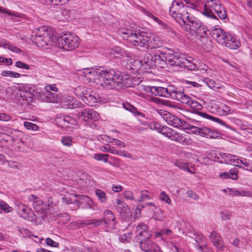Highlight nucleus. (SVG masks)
Here are the masks:
<instances>
[{
	"label": "nucleus",
	"instance_id": "obj_28",
	"mask_svg": "<svg viewBox=\"0 0 252 252\" xmlns=\"http://www.w3.org/2000/svg\"><path fill=\"white\" fill-rule=\"evenodd\" d=\"M1 45L5 49H8L13 52L16 53H21L22 51L21 49L10 44L9 42L7 41L5 39H3L1 41Z\"/></svg>",
	"mask_w": 252,
	"mask_h": 252
},
{
	"label": "nucleus",
	"instance_id": "obj_8",
	"mask_svg": "<svg viewBox=\"0 0 252 252\" xmlns=\"http://www.w3.org/2000/svg\"><path fill=\"white\" fill-rule=\"evenodd\" d=\"M115 207L122 219L126 221H128L130 220L132 213L126 204L121 201L119 199H116L115 202Z\"/></svg>",
	"mask_w": 252,
	"mask_h": 252
},
{
	"label": "nucleus",
	"instance_id": "obj_15",
	"mask_svg": "<svg viewBox=\"0 0 252 252\" xmlns=\"http://www.w3.org/2000/svg\"><path fill=\"white\" fill-rule=\"evenodd\" d=\"M228 33L220 28H215L210 32L213 38L220 44L224 42V40Z\"/></svg>",
	"mask_w": 252,
	"mask_h": 252
},
{
	"label": "nucleus",
	"instance_id": "obj_21",
	"mask_svg": "<svg viewBox=\"0 0 252 252\" xmlns=\"http://www.w3.org/2000/svg\"><path fill=\"white\" fill-rule=\"evenodd\" d=\"M97 97L98 95L95 94H90L86 93L84 94L82 99L87 104L94 106L96 105L95 103L98 102V99Z\"/></svg>",
	"mask_w": 252,
	"mask_h": 252
},
{
	"label": "nucleus",
	"instance_id": "obj_12",
	"mask_svg": "<svg viewBox=\"0 0 252 252\" xmlns=\"http://www.w3.org/2000/svg\"><path fill=\"white\" fill-rule=\"evenodd\" d=\"M136 235L134 240L138 243L148 242L151 234L147 232V226L145 224H139L136 227Z\"/></svg>",
	"mask_w": 252,
	"mask_h": 252
},
{
	"label": "nucleus",
	"instance_id": "obj_62",
	"mask_svg": "<svg viewBox=\"0 0 252 252\" xmlns=\"http://www.w3.org/2000/svg\"><path fill=\"white\" fill-rule=\"evenodd\" d=\"M146 90L147 92H150L152 94L155 95H158V87H148Z\"/></svg>",
	"mask_w": 252,
	"mask_h": 252
},
{
	"label": "nucleus",
	"instance_id": "obj_24",
	"mask_svg": "<svg viewBox=\"0 0 252 252\" xmlns=\"http://www.w3.org/2000/svg\"><path fill=\"white\" fill-rule=\"evenodd\" d=\"M157 60L156 56L152 57L151 61H146L145 59L143 60H137L135 61V63L137 64L136 67L137 69H139L140 67H143L144 69L150 68L151 65H152V62L155 63V60Z\"/></svg>",
	"mask_w": 252,
	"mask_h": 252
},
{
	"label": "nucleus",
	"instance_id": "obj_31",
	"mask_svg": "<svg viewBox=\"0 0 252 252\" xmlns=\"http://www.w3.org/2000/svg\"><path fill=\"white\" fill-rule=\"evenodd\" d=\"M172 129L163 125V124H158V133L163 136L171 139Z\"/></svg>",
	"mask_w": 252,
	"mask_h": 252
},
{
	"label": "nucleus",
	"instance_id": "obj_53",
	"mask_svg": "<svg viewBox=\"0 0 252 252\" xmlns=\"http://www.w3.org/2000/svg\"><path fill=\"white\" fill-rule=\"evenodd\" d=\"M176 165L178 166L180 168L182 169L185 171L191 172V170L189 168L188 164L186 163L176 162Z\"/></svg>",
	"mask_w": 252,
	"mask_h": 252
},
{
	"label": "nucleus",
	"instance_id": "obj_34",
	"mask_svg": "<svg viewBox=\"0 0 252 252\" xmlns=\"http://www.w3.org/2000/svg\"><path fill=\"white\" fill-rule=\"evenodd\" d=\"M171 139L183 144H186L187 143V139L184 135L180 133H176L175 134L172 135Z\"/></svg>",
	"mask_w": 252,
	"mask_h": 252
},
{
	"label": "nucleus",
	"instance_id": "obj_19",
	"mask_svg": "<svg viewBox=\"0 0 252 252\" xmlns=\"http://www.w3.org/2000/svg\"><path fill=\"white\" fill-rule=\"evenodd\" d=\"M207 4L204 5V11L202 12V13L206 16V17L212 18V19H217V17L213 13V6L211 5H213V3H215V2H219V0H206V1Z\"/></svg>",
	"mask_w": 252,
	"mask_h": 252
},
{
	"label": "nucleus",
	"instance_id": "obj_23",
	"mask_svg": "<svg viewBox=\"0 0 252 252\" xmlns=\"http://www.w3.org/2000/svg\"><path fill=\"white\" fill-rule=\"evenodd\" d=\"M172 5L173 7H175L178 9V11H180V14H179V17H182L183 15L186 14L188 12V6L185 5L181 0H174L172 2Z\"/></svg>",
	"mask_w": 252,
	"mask_h": 252
},
{
	"label": "nucleus",
	"instance_id": "obj_13",
	"mask_svg": "<svg viewBox=\"0 0 252 252\" xmlns=\"http://www.w3.org/2000/svg\"><path fill=\"white\" fill-rule=\"evenodd\" d=\"M29 200L30 202H32V206L34 210L37 212H41L42 213L41 217L44 218L45 215H44L45 208L43 201L41 200L39 197L33 194H31L29 196Z\"/></svg>",
	"mask_w": 252,
	"mask_h": 252
},
{
	"label": "nucleus",
	"instance_id": "obj_16",
	"mask_svg": "<svg viewBox=\"0 0 252 252\" xmlns=\"http://www.w3.org/2000/svg\"><path fill=\"white\" fill-rule=\"evenodd\" d=\"M224 42L221 45L233 50L237 49L240 46V42L237 40L236 38L228 33L226 36Z\"/></svg>",
	"mask_w": 252,
	"mask_h": 252
},
{
	"label": "nucleus",
	"instance_id": "obj_18",
	"mask_svg": "<svg viewBox=\"0 0 252 252\" xmlns=\"http://www.w3.org/2000/svg\"><path fill=\"white\" fill-rule=\"evenodd\" d=\"M34 92V90L32 88L25 87V91L21 92L20 94V99L27 103H30L33 100V97L34 96L33 94Z\"/></svg>",
	"mask_w": 252,
	"mask_h": 252
},
{
	"label": "nucleus",
	"instance_id": "obj_59",
	"mask_svg": "<svg viewBox=\"0 0 252 252\" xmlns=\"http://www.w3.org/2000/svg\"><path fill=\"white\" fill-rule=\"evenodd\" d=\"M11 138L13 141H17V144L19 147H23L26 146V143L23 140V139L20 138L19 140L17 138H15L14 137H11Z\"/></svg>",
	"mask_w": 252,
	"mask_h": 252
},
{
	"label": "nucleus",
	"instance_id": "obj_5",
	"mask_svg": "<svg viewBox=\"0 0 252 252\" xmlns=\"http://www.w3.org/2000/svg\"><path fill=\"white\" fill-rule=\"evenodd\" d=\"M59 48L66 51H73L79 45V38L74 34L66 33L59 37L57 40Z\"/></svg>",
	"mask_w": 252,
	"mask_h": 252
},
{
	"label": "nucleus",
	"instance_id": "obj_42",
	"mask_svg": "<svg viewBox=\"0 0 252 252\" xmlns=\"http://www.w3.org/2000/svg\"><path fill=\"white\" fill-rule=\"evenodd\" d=\"M1 74L3 76H10L15 78H19L21 76L19 73L9 70L2 71Z\"/></svg>",
	"mask_w": 252,
	"mask_h": 252
},
{
	"label": "nucleus",
	"instance_id": "obj_33",
	"mask_svg": "<svg viewBox=\"0 0 252 252\" xmlns=\"http://www.w3.org/2000/svg\"><path fill=\"white\" fill-rule=\"evenodd\" d=\"M183 120L179 119L176 116L172 115V116L169 118V121L170 122V124L172 125L174 127L180 128Z\"/></svg>",
	"mask_w": 252,
	"mask_h": 252
},
{
	"label": "nucleus",
	"instance_id": "obj_37",
	"mask_svg": "<svg viewBox=\"0 0 252 252\" xmlns=\"http://www.w3.org/2000/svg\"><path fill=\"white\" fill-rule=\"evenodd\" d=\"M0 209L5 213H10L13 210L11 207L9 206L6 202L2 200L0 202Z\"/></svg>",
	"mask_w": 252,
	"mask_h": 252
},
{
	"label": "nucleus",
	"instance_id": "obj_38",
	"mask_svg": "<svg viewBox=\"0 0 252 252\" xmlns=\"http://www.w3.org/2000/svg\"><path fill=\"white\" fill-rule=\"evenodd\" d=\"M180 11H178V9L176 8L175 7H173V5H171L170 7L169 13L170 15L175 19L177 22L178 20L181 18L179 17V14H180Z\"/></svg>",
	"mask_w": 252,
	"mask_h": 252
},
{
	"label": "nucleus",
	"instance_id": "obj_26",
	"mask_svg": "<svg viewBox=\"0 0 252 252\" xmlns=\"http://www.w3.org/2000/svg\"><path fill=\"white\" fill-rule=\"evenodd\" d=\"M203 137L207 138H216L219 136L220 133L216 130H213L207 127H203Z\"/></svg>",
	"mask_w": 252,
	"mask_h": 252
},
{
	"label": "nucleus",
	"instance_id": "obj_48",
	"mask_svg": "<svg viewBox=\"0 0 252 252\" xmlns=\"http://www.w3.org/2000/svg\"><path fill=\"white\" fill-rule=\"evenodd\" d=\"M123 105L124 108L126 110L129 111L133 113H135L137 111V109L128 102L124 103L123 104Z\"/></svg>",
	"mask_w": 252,
	"mask_h": 252
},
{
	"label": "nucleus",
	"instance_id": "obj_49",
	"mask_svg": "<svg viewBox=\"0 0 252 252\" xmlns=\"http://www.w3.org/2000/svg\"><path fill=\"white\" fill-rule=\"evenodd\" d=\"M211 6H213V10H214L216 13L220 12V11L224 9L220 1L219 2H215V3H213V5H211Z\"/></svg>",
	"mask_w": 252,
	"mask_h": 252
},
{
	"label": "nucleus",
	"instance_id": "obj_20",
	"mask_svg": "<svg viewBox=\"0 0 252 252\" xmlns=\"http://www.w3.org/2000/svg\"><path fill=\"white\" fill-rule=\"evenodd\" d=\"M94 69L91 68H83L78 71V74L86 79L88 83L94 82Z\"/></svg>",
	"mask_w": 252,
	"mask_h": 252
},
{
	"label": "nucleus",
	"instance_id": "obj_22",
	"mask_svg": "<svg viewBox=\"0 0 252 252\" xmlns=\"http://www.w3.org/2000/svg\"><path fill=\"white\" fill-rule=\"evenodd\" d=\"M210 31L208 30V28L204 26L202 24V22L198 25V27H196L195 29L193 30L191 34H193L195 33L196 35L200 37L203 38L210 34Z\"/></svg>",
	"mask_w": 252,
	"mask_h": 252
},
{
	"label": "nucleus",
	"instance_id": "obj_56",
	"mask_svg": "<svg viewBox=\"0 0 252 252\" xmlns=\"http://www.w3.org/2000/svg\"><path fill=\"white\" fill-rule=\"evenodd\" d=\"M100 149L101 151H102L103 152H106L112 153L114 154H115V151H116V150L114 147L107 148V146H102L101 147Z\"/></svg>",
	"mask_w": 252,
	"mask_h": 252
},
{
	"label": "nucleus",
	"instance_id": "obj_2",
	"mask_svg": "<svg viewBox=\"0 0 252 252\" xmlns=\"http://www.w3.org/2000/svg\"><path fill=\"white\" fill-rule=\"evenodd\" d=\"M101 72H102V86H110L113 88L126 86V78H124L119 71L101 66Z\"/></svg>",
	"mask_w": 252,
	"mask_h": 252
},
{
	"label": "nucleus",
	"instance_id": "obj_27",
	"mask_svg": "<svg viewBox=\"0 0 252 252\" xmlns=\"http://www.w3.org/2000/svg\"><path fill=\"white\" fill-rule=\"evenodd\" d=\"M182 103L189 105L191 101V98L188 95L184 94V92H179L176 94V98H175Z\"/></svg>",
	"mask_w": 252,
	"mask_h": 252
},
{
	"label": "nucleus",
	"instance_id": "obj_39",
	"mask_svg": "<svg viewBox=\"0 0 252 252\" xmlns=\"http://www.w3.org/2000/svg\"><path fill=\"white\" fill-rule=\"evenodd\" d=\"M172 233V231L167 228H163L158 231V238L160 237L161 240L165 241V236H168Z\"/></svg>",
	"mask_w": 252,
	"mask_h": 252
},
{
	"label": "nucleus",
	"instance_id": "obj_32",
	"mask_svg": "<svg viewBox=\"0 0 252 252\" xmlns=\"http://www.w3.org/2000/svg\"><path fill=\"white\" fill-rule=\"evenodd\" d=\"M101 67H96L95 70H94V82H96L97 84H100L101 86L103 85L102 79V72H101Z\"/></svg>",
	"mask_w": 252,
	"mask_h": 252
},
{
	"label": "nucleus",
	"instance_id": "obj_25",
	"mask_svg": "<svg viewBox=\"0 0 252 252\" xmlns=\"http://www.w3.org/2000/svg\"><path fill=\"white\" fill-rule=\"evenodd\" d=\"M219 155L221 157V160L219 161L221 163L231 164L232 158H236V156L235 155L220 152H219Z\"/></svg>",
	"mask_w": 252,
	"mask_h": 252
},
{
	"label": "nucleus",
	"instance_id": "obj_58",
	"mask_svg": "<svg viewBox=\"0 0 252 252\" xmlns=\"http://www.w3.org/2000/svg\"><path fill=\"white\" fill-rule=\"evenodd\" d=\"M138 245L141 249L144 252H147L150 249L148 242L138 243Z\"/></svg>",
	"mask_w": 252,
	"mask_h": 252
},
{
	"label": "nucleus",
	"instance_id": "obj_9",
	"mask_svg": "<svg viewBox=\"0 0 252 252\" xmlns=\"http://www.w3.org/2000/svg\"><path fill=\"white\" fill-rule=\"evenodd\" d=\"M55 122L59 126L68 131L70 130L69 128H71V126L75 125L76 123L73 118L62 114L57 115Z\"/></svg>",
	"mask_w": 252,
	"mask_h": 252
},
{
	"label": "nucleus",
	"instance_id": "obj_29",
	"mask_svg": "<svg viewBox=\"0 0 252 252\" xmlns=\"http://www.w3.org/2000/svg\"><path fill=\"white\" fill-rule=\"evenodd\" d=\"M171 116H172V115H171L169 113L162 110H158V124H162L164 121L170 124V122H169V120Z\"/></svg>",
	"mask_w": 252,
	"mask_h": 252
},
{
	"label": "nucleus",
	"instance_id": "obj_36",
	"mask_svg": "<svg viewBox=\"0 0 252 252\" xmlns=\"http://www.w3.org/2000/svg\"><path fill=\"white\" fill-rule=\"evenodd\" d=\"M203 127H199L198 126H192L189 130L187 131V132L188 133L195 134L196 135L198 134L202 136V132L203 131Z\"/></svg>",
	"mask_w": 252,
	"mask_h": 252
},
{
	"label": "nucleus",
	"instance_id": "obj_44",
	"mask_svg": "<svg viewBox=\"0 0 252 252\" xmlns=\"http://www.w3.org/2000/svg\"><path fill=\"white\" fill-rule=\"evenodd\" d=\"M109 155L107 154H102L96 153L94 155V158L97 160H102L105 162H107Z\"/></svg>",
	"mask_w": 252,
	"mask_h": 252
},
{
	"label": "nucleus",
	"instance_id": "obj_40",
	"mask_svg": "<svg viewBox=\"0 0 252 252\" xmlns=\"http://www.w3.org/2000/svg\"><path fill=\"white\" fill-rule=\"evenodd\" d=\"M158 96L169 97L170 96V94L168 93V89H167L166 87L158 85Z\"/></svg>",
	"mask_w": 252,
	"mask_h": 252
},
{
	"label": "nucleus",
	"instance_id": "obj_51",
	"mask_svg": "<svg viewBox=\"0 0 252 252\" xmlns=\"http://www.w3.org/2000/svg\"><path fill=\"white\" fill-rule=\"evenodd\" d=\"M204 82L210 88L214 89L215 88L216 83L214 80L210 78H206L204 79Z\"/></svg>",
	"mask_w": 252,
	"mask_h": 252
},
{
	"label": "nucleus",
	"instance_id": "obj_1",
	"mask_svg": "<svg viewBox=\"0 0 252 252\" xmlns=\"http://www.w3.org/2000/svg\"><path fill=\"white\" fill-rule=\"evenodd\" d=\"M167 63L172 66L188 69L191 62L181 57L177 53L172 54L158 49V67L165 68Z\"/></svg>",
	"mask_w": 252,
	"mask_h": 252
},
{
	"label": "nucleus",
	"instance_id": "obj_50",
	"mask_svg": "<svg viewBox=\"0 0 252 252\" xmlns=\"http://www.w3.org/2000/svg\"><path fill=\"white\" fill-rule=\"evenodd\" d=\"M103 220L102 219L90 220L89 224L93 225L94 227L98 226L103 223Z\"/></svg>",
	"mask_w": 252,
	"mask_h": 252
},
{
	"label": "nucleus",
	"instance_id": "obj_46",
	"mask_svg": "<svg viewBox=\"0 0 252 252\" xmlns=\"http://www.w3.org/2000/svg\"><path fill=\"white\" fill-rule=\"evenodd\" d=\"M61 142L65 146L70 147L72 145V138L69 136L63 137Z\"/></svg>",
	"mask_w": 252,
	"mask_h": 252
},
{
	"label": "nucleus",
	"instance_id": "obj_14",
	"mask_svg": "<svg viewBox=\"0 0 252 252\" xmlns=\"http://www.w3.org/2000/svg\"><path fill=\"white\" fill-rule=\"evenodd\" d=\"M158 33L165 35L176 34L174 29L169 24L158 19Z\"/></svg>",
	"mask_w": 252,
	"mask_h": 252
},
{
	"label": "nucleus",
	"instance_id": "obj_41",
	"mask_svg": "<svg viewBox=\"0 0 252 252\" xmlns=\"http://www.w3.org/2000/svg\"><path fill=\"white\" fill-rule=\"evenodd\" d=\"M168 93L170 94V96L172 97L173 99H175L176 98V94L178 93L179 91H178V89L175 87L173 85H169L167 88Z\"/></svg>",
	"mask_w": 252,
	"mask_h": 252
},
{
	"label": "nucleus",
	"instance_id": "obj_10",
	"mask_svg": "<svg viewBox=\"0 0 252 252\" xmlns=\"http://www.w3.org/2000/svg\"><path fill=\"white\" fill-rule=\"evenodd\" d=\"M78 118L85 122H91L99 119V114L93 109H85L78 111L77 114Z\"/></svg>",
	"mask_w": 252,
	"mask_h": 252
},
{
	"label": "nucleus",
	"instance_id": "obj_54",
	"mask_svg": "<svg viewBox=\"0 0 252 252\" xmlns=\"http://www.w3.org/2000/svg\"><path fill=\"white\" fill-rule=\"evenodd\" d=\"M15 66L17 67L23 68V69H27V70L30 69V66L29 64H26L24 63H23L21 61L16 62L15 63Z\"/></svg>",
	"mask_w": 252,
	"mask_h": 252
},
{
	"label": "nucleus",
	"instance_id": "obj_35",
	"mask_svg": "<svg viewBox=\"0 0 252 252\" xmlns=\"http://www.w3.org/2000/svg\"><path fill=\"white\" fill-rule=\"evenodd\" d=\"M95 194L98 197V199L101 203H104L107 200V197L105 192L100 189H96Z\"/></svg>",
	"mask_w": 252,
	"mask_h": 252
},
{
	"label": "nucleus",
	"instance_id": "obj_4",
	"mask_svg": "<svg viewBox=\"0 0 252 252\" xmlns=\"http://www.w3.org/2000/svg\"><path fill=\"white\" fill-rule=\"evenodd\" d=\"M118 33L124 39L134 41L138 46L141 47H151L152 41H155L154 38L149 37L146 34H138L134 30L128 29H120Z\"/></svg>",
	"mask_w": 252,
	"mask_h": 252
},
{
	"label": "nucleus",
	"instance_id": "obj_43",
	"mask_svg": "<svg viewBox=\"0 0 252 252\" xmlns=\"http://www.w3.org/2000/svg\"><path fill=\"white\" fill-rule=\"evenodd\" d=\"M210 237L213 244L222 240L220 235L216 231H212Z\"/></svg>",
	"mask_w": 252,
	"mask_h": 252
},
{
	"label": "nucleus",
	"instance_id": "obj_63",
	"mask_svg": "<svg viewBox=\"0 0 252 252\" xmlns=\"http://www.w3.org/2000/svg\"><path fill=\"white\" fill-rule=\"evenodd\" d=\"M110 142H111L113 145H116V146H120L121 147H125V143L119 140H117L115 138H112V141H110Z\"/></svg>",
	"mask_w": 252,
	"mask_h": 252
},
{
	"label": "nucleus",
	"instance_id": "obj_57",
	"mask_svg": "<svg viewBox=\"0 0 252 252\" xmlns=\"http://www.w3.org/2000/svg\"><path fill=\"white\" fill-rule=\"evenodd\" d=\"M46 242L47 245L53 247H58L59 246L58 243L54 241L53 240L49 238L46 239Z\"/></svg>",
	"mask_w": 252,
	"mask_h": 252
},
{
	"label": "nucleus",
	"instance_id": "obj_7",
	"mask_svg": "<svg viewBox=\"0 0 252 252\" xmlns=\"http://www.w3.org/2000/svg\"><path fill=\"white\" fill-rule=\"evenodd\" d=\"M189 105H190L193 109L192 112L193 114H196L203 118L207 119L211 121L220 124V125L224 126L228 128L230 127L222 120L218 118L215 117L212 115H209L206 112L199 111V110L202 109L203 106L200 103L197 102L196 101L192 100Z\"/></svg>",
	"mask_w": 252,
	"mask_h": 252
},
{
	"label": "nucleus",
	"instance_id": "obj_11",
	"mask_svg": "<svg viewBox=\"0 0 252 252\" xmlns=\"http://www.w3.org/2000/svg\"><path fill=\"white\" fill-rule=\"evenodd\" d=\"M18 213L19 216L24 219L33 222L36 221V217L32 211L28 206L21 204L18 206Z\"/></svg>",
	"mask_w": 252,
	"mask_h": 252
},
{
	"label": "nucleus",
	"instance_id": "obj_55",
	"mask_svg": "<svg viewBox=\"0 0 252 252\" xmlns=\"http://www.w3.org/2000/svg\"><path fill=\"white\" fill-rule=\"evenodd\" d=\"M45 92H51L52 91L55 92H57L58 91V89L57 88L55 84H50L47 85L45 87Z\"/></svg>",
	"mask_w": 252,
	"mask_h": 252
},
{
	"label": "nucleus",
	"instance_id": "obj_6",
	"mask_svg": "<svg viewBox=\"0 0 252 252\" xmlns=\"http://www.w3.org/2000/svg\"><path fill=\"white\" fill-rule=\"evenodd\" d=\"M201 21L197 18L193 16L188 12L183 15V16L178 20V23L187 32L192 33L196 27H198V25Z\"/></svg>",
	"mask_w": 252,
	"mask_h": 252
},
{
	"label": "nucleus",
	"instance_id": "obj_3",
	"mask_svg": "<svg viewBox=\"0 0 252 252\" xmlns=\"http://www.w3.org/2000/svg\"><path fill=\"white\" fill-rule=\"evenodd\" d=\"M55 31L51 27L45 26L36 29L35 37L33 38L35 44L39 47L53 46L56 43L54 38Z\"/></svg>",
	"mask_w": 252,
	"mask_h": 252
},
{
	"label": "nucleus",
	"instance_id": "obj_60",
	"mask_svg": "<svg viewBox=\"0 0 252 252\" xmlns=\"http://www.w3.org/2000/svg\"><path fill=\"white\" fill-rule=\"evenodd\" d=\"M63 200L64 202H65L67 204H72V203H76L78 204L79 205L81 204L80 202L78 200H74L73 201H72L71 198H68L67 197L64 196L63 197Z\"/></svg>",
	"mask_w": 252,
	"mask_h": 252
},
{
	"label": "nucleus",
	"instance_id": "obj_47",
	"mask_svg": "<svg viewBox=\"0 0 252 252\" xmlns=\"http://www.w3.org/2000/svg\"><path fill=\"white\" fill-rule=\"evenodd\" d=\"M24 126L29 130H36L38 129V126L37 125L27 121L24 122Z\"/></svg>",
	"mask_w": 252,
	"mask_h": 252
},
{
	"label": "nucleus",
	"instance_id": "obj_52",
	"mask_svg": "<svg viewBox=\"0 0 252 252\" xmlns=\"http://www.w3.org/2000/svg\"><path fill=\"white\" fill-rule=\"evenodd\" d=\"M231 216L230 212L227 211H221L220 212V217L222 220H229Z\"/></svg>",
	"mask_w": 252,
	"mask_h": 252
},
{
	"label": "nucleus",
	"instance_id": "obj_30",
	"mask_svg": "<svg viewBox=\"0 0 252 252\" xmlns=\"http://www.w3.org/2000/svg\"><path fill=\"white\" fill-rule=\"evenodd\" d=\"M104 217L102 219L103 223L105 224H110L111 221L115 222V217L111 211L107 210H105L103 213Z\"/></svg>",
	"mask_w": 252,
	"mask_h": 252
},
{
	"label": "nucleus",
	"instance_id": "obj_61",
	"mask_svg": "<svg viewBox=\"0 0 252 252\" xmlns=\"http://www.w3.org/2000/svg\"><path fill=\"white\" fill-rule=\"evenodd\" d=\"M192 125L189 124L188 122L183 120L182 122L181 126L180 128H182L184 130H187L188 131L189 130V129L191 127Z\"/></svg>",
	"mask_w": 252,
	"mask_h": 252
},
{
	"label": "nucleus",
	"instance_id": "obj_64",
	"mask_svg": "<svg viewBox=\"0 0 252 252\" xmlns=\"http://www.w3.org/2000/svg\"><path fill=\"white\" fill-rule=\"evenodd\" d=\"M124 196L125 198L127 199L133 200L134 199L132 192L129 190L125 191L124 193Z\"/></svg>",
	"mask_w": 252,
	"mask_h": 252
},
{
	"label": "nucleus",
	"instance_id": "obj_45",
	"mask_svg": "<svg viewBox=\"0 0 252 252\" xmlns=\"http://www.w3.org/2000/svg\"><path fill=\"white\" fill-rule=\"evenodd\" d=\"M159 197L161 200L166 202L167 204H171V200L169 195L167 194L165 191H163L161 192L159 195Z\"/></svg>",
	"mask_w": 252,
	"mask_h": 252
},
{
	"label": "nucleus",
	"instance_id": "obj_17",
	"mask_svg": "<svg viewBox=\"0 0 252 252\" xmlns=\"http://www.w3.org/2000/svg\"><path fill=\"white\" fill-rule=\"evenodd\" d=\"M39 99L47 102L57 103L59 97L57 94L51 92H44L39 94Z\"/></svg>",
	"mask_w": 252,
	"mask_h": 252
}]
</instances>
